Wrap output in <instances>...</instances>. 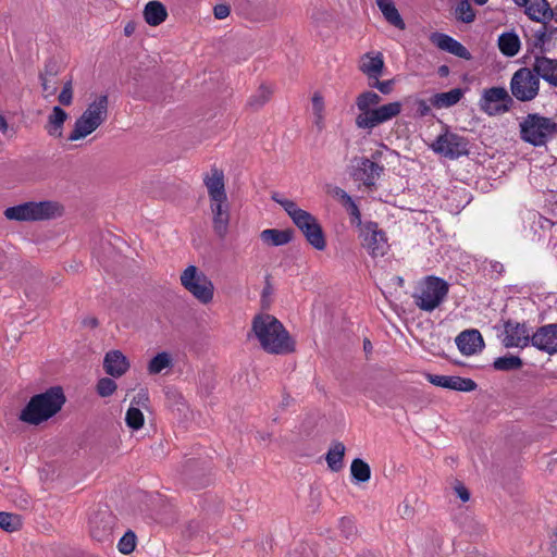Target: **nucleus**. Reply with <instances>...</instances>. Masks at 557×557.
<instances>
[{
    "label": "nucleus",
    "instance_id": "37998d69",
    "mask_svg": "<svg viewBox=\"0 0 557 557\" xmlns=\"http://www.w3.org/2000/svg\"><path fill=\"white\" fill-rule=\"evenodd\" d=\"M125 420L129 428L134 430L139 429V408L134 406V400L132 401V406L126 412Z\"/></svg>",
    "mask_w": 557,
    "mask_h": 557
},
{
    "label": "nucleus",
    "instance_id": "864d4df0",
    "mask_svg": "<svg viewBox=\"0 0 557 557\" xmlns=\"http://www.w3.org/2000/svg\"><path fill=\"white\" fill-rule=\"evenodd\" d=\"M137 28V24L136 22H129L126 24V26L124 27V34L125 36H131L135 33Z\"/></svg>",
    "mask_w": 557,
    "mask_h": 557
},
{
    "label": "nucleus",
    "instance_id": "20e7f679",
    "mask_svg": "<svg viewBox=\"0 0 557 557\" xmlns=\"http://www.w3.org/2000/svg\"><path fill=\"white\" fill-rule=\"evenodd\" d=\"M271 198L283 207L293 223L302 232L307 242L317 250H324L326 247L325 237L318 220L308 211H305L290 199L273 193Z\"/></svg>",
    "mask_w": 557,
    "mask_h": 557
},
{
    "label": "nucleus",
    "instance_id": "f8f14e48",
    "mask_svg": "<svg viewBox=\"0 0 557 557\" xmlns=\"http://www.w3.org/2000/svg\"><path fill=\"white\" fill-rule=\"evenodd\" d=\"M512 102L511 97L504 87L485 89L480 99V108L488 115H497L507 112Z\"/></svg>",
    "mask_w": 557,
    "mask_h": 557
},
{
    "label": "nucleus",
    "instance_id": "cd10ccee",
    "mask_svg": "<svg viewBox=\"0 0 557 557\" xmlns=\"http://www.w3.org/2000/svg\"><path fill=\"white\" fill-rule=\"evenodd\" d=\"M384 67V61L381 53L373 55L372 53H367L362 57L360 61L359 69L366 74L370 79L379 78L382 75Z\"/></svg>",
    "mask_w": 557,
    "mask_h": 557
},
{
    "label": "nucleus",
    "instance_id": "052dcab7",
    "mask_svg": "<svg viewBox=\"0 0 557 557\" xmlns=\"http://www.w3.org/2000/svg\"><path fill=\"white\" fill-rule=\"evenodd\" d=\"M62 89H73L72 79L65 82Z\"/></svg>",
    "mask_w": 557,
    "mask_h": 557
},
{
    "label": "nucleus",
    "instance_id": "a19ab883",
    "mask_svg": "<svg viewBox=\"0 0 557 557\" xmlns=\"http://www.w3.org/2000/svg\"><path fill=\"white\" fill-rule=\"evenodd\" d=\"M137 543V535L135 532L128 530L119 541L117 549L121 554L128 555L131 554Z\"/></svg>",
    "mask_w": 557,
    "mask_h": 557
},
{
    "label": "nucleus",
    "instance_id": "0eeeda50",
    "mask_svg": "<svg viewBox=\"0 0 557 557\" xmlns=\"http://www.w3.org/2000/svg\"><path fill=\"white\" fill-rule=\"evenodd\" d=\"M556 134L554 116L546 117L537 113L528 114L520 123L522 140L535 147L545 145Z\"/></svg>",
    "mask_w": 557,
    "mask_h": 557
},
{
    "label": "nucleus",
    "instance_id": "ddd939ff",
    "mask_svg": "<svg viewBox=\"0 0 557 557\" xmlns=\"http://www.w3.org/2000/svg\"><path fill=\"white\" fill-rule=\"evenodd\" d=\"M116 518L108 509L96 511L89 519V531L94 540L108 541L113 532Z\"/></svg>",
    "mask_w": 557,
    "mask_h": 557
},
{
    "label": "nucleus",
    "instance_id": "79ce46f5",
    "mask_svg": "<svg viewBox=\"0 0 557 557\" xmlns=\"http://www.w3.org/2000/svg\"><path fill=\"white\" fill-rule=\"evenodd\" d=\"M116 389V383L109 377H102L97 383V393L101 397L111 396Z\"/></svg>",
    "mask_w": 557,
    "mask_h": 557
},
{
    "label": "nucleus",
    "instance_id": "de8ad7c7",
    "mask_svg": "<svg viewBox=\"0 0 557 557\" xmlns=\"http://www.w3.org/2000/svg\"><path fill=\"white\" fill-rule=\"evenodd\" d=\"M332 196L336 198L343 207L351 199V197L341 187H334L332 190Z\"/></svg>",
    "mask_w": 557,
    "mask_h": 557
},
{
    "label": "nucleus",
    "instance_id": "a18cd8bd",
    "mask_svg": "<svg viewBox=\"0 0 557 557\" xmlns=\"http://www.w3.org/2000/svg\"><path fill=\"white\" fill-rule=\"evenodd\" d=\"M373 79H374V82L370 83L371 87L376 88L384 95H388L392 91L393 85H394V82L392 79L382 81V82L379 81V78H373Z\"/></svg>",
    "mask_w": 557,
    "mask_h": 557
},
{
    "label": "nucleus",
    "instance_id": "e2e57ef3",
    "mask_svg": "<svg viewBox=\"0 0 557 557\" xmlns=\"http://www.w3.org/2000/svg\"><path fill=\"white\" fill-rule=\"evenodd\" d=\"M371 348H372V345H371L370 341H369V339H366V341H364V349H366V350H370Z\"/></svg>",
    "mask_w": 557,
    "mask_h": 557
},
{
    "label": "nucleus",
    "instance_id": "338daca9",
    "mask_svg": "<svg viewBox=\"0 0 557 557\" xmlns=\"http://www.w3.org/2000/svg\"><path fill=\"white\" fill-rule=\"evenodd\" d=\"M499 267L497 265H494V269H496V272H502L503 270V264H498Z\"/></svg>",
    "mask_w": 557,
    "mask_h": 557
},
{
    "label": "nucleus",
    "instance_id": "680f3d73",
    "mask_svg": "<svg viewBox=\"0 0 557 557\" xmlns=\"http://www.w3.org/2000/svg\"><path fill=\"white\" fill-rule=\"evenodd\" d=\"M552 20L557 22V5L552 9Z\"/></svg>",
    "mask_w": 557,
    "mask_h": 557
},
{
    "label": "nucleus",
    "instance_id": "c85d7f7f",
    "mask_svg": "<svg viewBox=\"0 0 557 557\" xmlns=\"http://www.w3.org/2000/svg\"><path fill=\"white\" fill-rule=\"evenodd\" d=\"M67 117V113L61 107H53L48 116L46 125L47 133L52 137L60 138L63 134V125Z\"/></svg>",
    "mask_w": 557,
    "mask_h": 557
},
{
    "label": "nucleus",
    "instance_id": "473e14b6",
    "mask_svg": "<svg viewBox=\"0 0 557 557\" xmlns=\"http://www.w3.org/2000/svg\"><path fill=\"white\" fill-rule=\"evenodd\" d=\"M498 48L506 57H515L520 50V39L515 33H504L498 37Z\"/></svg>",
    "mask_w": 557,
    "mask_h": 557
},
{
    "label": "nucleus",
    "instance_id": "9b49d317",
    "mask_svg": "<svg viewBox=\"0 0 557 557\" xmlns=\"http://www.w3.org/2000/svg\"><path fill=\"white\" fill-rule=\"evenodd\" d=\"M431 149L448 159H457L468 153V140L456 133L445 132L432 143Z\"/></svg>",
    "mask_w": 557,
    "mask_h": 557
},
{
    "label": "nucleus",
    "instance_id": "7ed1b4c3",
    "mask_svg": "<svg viewBox=\"0 0 557 557\" xmlns=\"http://www.w3.org/2000/svg\"><path fill=\"white\" fill-rule=\"evenodd\" d=\"M65 400L62 387H50L29 399L20 413V420L32 425H39L55 416L65 404Z\"/></svg>",
    "mask_w": 557,
    "mask_h": 557
},
{
    "label": "nucleus",
    "instance_id": "49530a36",
    "mask_svg": "<svg viewBox=\"0 0 557 557\" xmlns=\"http://www.w3.org/2000/svg\"><path fill=\"white\" fill-rule=\"evenodd\" d=\"M312 112L313 115L324 113V100L320 92L312 96Z\"/></svg>",
    "mask_w": 557,
    "mask_h": 557
},
{
    "label": "nucleus",
    "instance_id": "393cba45",
    "mask_svg": "<svg viewBox=\"0 0 557 557\" xmlns=\"http://www.w3.org/2000/svg\"><path fill=\"white\" fill-rule=\"evenodd\" d=\"M103 368L109 375L119 377L128 369V361L121 351H109L104 357Z\"/></svg>",
    "mask_w": 557,
    "mask_h": 557
},
{
    "label": "nucleus",
    "instance_id": "0e129e2a",
    "mask_svg": "<svg viewBox=\"0 0 557 557\" xmlns=\"http://www.w3.org/2000/svg\"><path fill=\"white\" fill-rule=\"evenodd\" d=\"M476 4L483 5L487 2V0H474Z\"/></svg>",
    "mask_w": 557,
    "mask_h": 557
},
{
    "label": "nucleus",
    "instance_id": "c756f323",
    "mask_svg": "<svg viewBox=\"0 0 557 557\" xmlns=\"http://www.w3.org/2000/svg\"><path fill=\"white\" fill-rule=\"evenodd\" d=\"M293 232L289 230L267 228L260 233L261 240L269 246H283L292 240Z\"/></svg>",
    "mask_w": 557,
    "mask_h": 557
},
{
    "label": "nucleus",
    "instance_id": "5fc2aeb1",
    "mask_svg": "<svg viewBox=\"0 0 557 557\" xmlns=\"http://www.w3.org/2000/svg\"><path fill=\"white\" fill-rule=\"evenodd\" d=\"M314 124L320 131L324 128V113L314 115Z\"/></svg>",
    "mask_w": 557,
    "mask_h": 557
},
{
    "label": "nucleus",
    "instance_id": "4be33fe9",
    "mask_svg": "<svg viewBox=\"0 0 557 557\" xmlns=\"http://www.w3.org/2000/svg\"><path fill=\"white\" fill-rule=\"evenodd\" d=\"M430 40L443 51H447L465 60L471 59V53L468 51V49L462 44L446 34L433 33L430 36Z\"/></svg>",
    "mask_w": 557,
    "mask_h": 557
},
{
    "label": "nucleus",
    "instance_id": "9d476101",
    "mask_svg": "<svg viewBox=\"0 0 557 557\" xmlns=\"http://www.w3.org/2000/svg\"><path fill=\"white\" fill-rule=\"evenodd\" d=\"M511 95L519 101L533 100L540 91V78L529 67H520L510 79Z\"/></svg>",
    "mask_w": 557,
    "mask_h": 557
},
{
    "label": "nucleus",
    "instance_id": "f704fd0d",
    "mask_svg": "<svg viewBox=\"0 0 557 557\" xmlns=\"http://www.w3.org/2000/svg\"><path fill=\"white\" fill-rule=\"evenodd\" d=\"M345 446L343 443H335L326 454V462L331 470L338 471L343 468Z\"/></svg>",
    "mask_w": 557,
    "mask_h": 557
},
{
    "label": "nucleus",
    "instance_id": "6e6552de",
    "mask_svg": "<svg viewBox=\"0 0 557 557\" xmlns=\"http://www.w3.org/2000/svg\"><path fill=\"white\" fill-rule=\"evenodd\" d=\"M182 286L202 305H208L214 296L213 282L196 265H188L180 275Z\"/></svg>",
    "mask_w": 557,
    "mask_h": 557
},
{
    "label": "nucleus",
    "instance_id": "c03bdc74",
    "mask_svg": "<svg viewBox=\"0 0 557 557\" xmlns=\"http://www.w3.org/2000/svg\"><path fill=\"white\" fill-rule=\"evenodd\" d=\"M344 208L350 215L351 223L360 225L361 224V213H360V210H359L357 203L355 202V200L351 198L348 202H346L344 205Z\"/></svg>",
    "mask_w": 557,
    "mask_h": 557
},
{
    "label": "nucleus",
    "instance_id": "2eb2a0df",
    "mask_svg": "<svg viewBox=\"0 0 557 557\" xmlns=\"http://www.w3.org/2000/svg\"><path fill=\"white\" fill-rule=\"evenodd\" d=\"M362 246L372 257L384 256L387 250L385 233L379 230L377 224L368 223L361 230Z\"/></svg>",
    "mask_w": 557,
    "mask_h": 557
},
{
    "label": "nucleus",
    "instance_id": "2f4dec72",
    "mask_svg": "<svg viewBox=\"0 0 557 557\" xmlns=\"http://www.w3.org/2000/svg\"><path fill=\"white\" fill-rule=\"evenodd\" d=\"M462 97V90L460 88H454L446 92L435 94L431 98V103L435 108H449L459 102Z\"/></svg>",
    "mask_w": 557,
    "mask_h": 557
},
{
    "label": "nucleus",
    "instance_id": "6ab92c4d",
    "mask_svg": "<svg viewBox=\"0 0 557 557\" xmlns=\"http://www.w3.org/2000/svg\"><path fill=\"white\" fill-rule=\"evenodd\" d=\"M426 380L435 386L454 391L472 392L476 388V384L473 380L456 375H438L429 373L426 374Z\"/></svg>",
    "mask_w": 557,
    "mask_h": 557
},
{
    "label": "nucleus",
    "instance_id": "bb28decb",
    "mask_svg": "<svg viewBox=\"0 0 557 557\" xmlns=\"http://www.w3.org/2000/svg\"><path fill=\"white\" fill-rule=\"evenodd\" d=\"M525 13L537 22L552 20V8L547 0H523Z\"/></svg>",
    "mask_w": 557,
    "mask_h": 557
},
{
    "label": "nucleus",
    "instance_id": "09e8293b",
    "mask_svg": "<svg viewBox=\"0 0 557 557\" xmlns=\"http://www.w3.org/2000/svg\"><path fill=\"white\" fill-rule=\"evenodd\" d=\"M230 7L226 4H216L213 8V13L215 18L218 20H224L230 15Z\"/></svg>",
    "mask_w": 557,
    "mask_h": 557
},
{
    "label": "nucleus",
    "instance_id": "5701e85b",
    "mask_svg": "<svg viewBox=\"0 0 557 557\" xmlns=\"http://www.w3.org/2000/svg\"><path fill=\"white\" fill-rule=\"evenodd\" d=\"M59 65L54 60H48L39 74L44 97L54 96L58 91Z\"/></svg>",
    "mask_w": 557,
    "mask_h": 557
},
{
    "label": "nucleus",
    "instance_id": "f03ea898",
    "mask_svg": "<svg viewBox=\"0 0 557 557\" xmlns=\"http://www.w3.org/2000/svg\"><path fill=\"white\" fill-rule=\"evenodd\" d=\"M252 332L263 350L274 355L294 351L295 344L283 324L273 315L259 314L252 321Z\"/></svg>",
    "mask_w": 557,
    "mask_h": 557
},
{
    "label": "nucleus",
    "instance_id": "4468645a",
    "mask_svg": "<svg viewBox=\"0 0 557 557\" xmlns=\"http://www.w3.org/2000/svg\"><path fill=\"white\" fill-rule=\"evenodd\" d=\"M352 163L354 178L362 182L367 187H373L384 170L383 165L366 157L355 158Z\"/></svg>",
    "mask_w": 557,
    "mask_h": 557
},
{
    "label": "nucleus",
    "instance_id": "8fccbe9b",
    "mask_svg": "<svg viewBox=\"0 0 557 557\" xmlns=\"http://www.w3.org/2000/svg\"><path fill=\"white\" fill-rule=\"evenodd\" d=\"M58 100L63 106H70L73 101V89H62Z\"/></svg>",
    "mask_w": 557,
    "mask_h": 557
},
{
    "label": "nucleus",
    "instance_id": "aec40b11",
    "mask_svg": "<svg viewBox=\"0 0 557 557\" xmlns=\"http://www.w3.org/2000/svg\"><path fill=\"white\" fill-rule=\"evenodd\" d=\"M455 342L460 352L466 356L478 354L484 347L481 333L474 329L462 331Z\"/></svg>",
    "mask_w": 557,
    "mask_h": 557
},
{
    "label": "nucleus",
    "instance_id": "412c9836",
    "mask_svg": "<svg viewBox=\"0 0 557 557\" xmlns=\"http://www.w3.org/2000/svg\"><path fill=\"white\" fill-rule=\"evenodd\" d=\"M203 184L207 188L210 201L227 198L224 173L222 170L215 166L211 168L210 172L203 176Z\"/></svg>",
    "mask_w": 557,
    "mask_h": 557
},
{
    "label": "nucleus",
    "instance_id": "39448f33",
    "mask_svg": "<svg viewBox=\"0 0 557 557\" xmlns=\"http://www.w3.org/2000/svg\"><path fill=\"white\" fill-rule=\"evenodd\" d=\"M63 206L58 201H28L4 210V216L11 221H45L62 216Z\"/></svg>",
    "mask_w": 557,
    "mask_h": 557
},
{
    "label": "nucleus",
    "instance_id": "4d7b16f0",
    "mask_svg": "<svg viewBox=\"0 0 557 557\" xmlns=\"http://www.w3.org/2000/svg\"><path fill=\"white\" fill-rule=\"evenodd\" d=\"M8 128V122L5 117L0 113V132L4 134L7 133Z\"/></svg>",
    "mask_w": 557,
    "mask_h": 557
},
{
    "label": "nucleus",
    "instance_id": "f257e3e1",
    "mask_svg": "<svg viewBox=\"0 0 557 557\" xmlns=\"http://www.w3.org/2000/svg\"><path fill=\"white\" fill-rule=\"evenodd\" d=\"M382 98L376 92L368 90L359 94L356 98V106L359 114L356 116V126L360 129L372 131L398 116L403 110L399 101L380 104Z\"/></svg>",
    "mask_w": 557,
    "mask_h": 557
},
{
    "label": "nucleus",
    "instance_id": "423d86ee",
    "mask_svg": "<svg viewBox=\"0 0 557 557\" xmlns=\"http://www.w3.org/2000/svg\"><path fill=\"white\" fill-rule=\"evenodd\" d=\"M108 116V97H97L75 121L74 128L69 136L70 141H76L95 132Z\"/></svg>",
    "mask_w": 557,
    "mask_h": 557
},
{
    "label": "nucleus",
    "instance_id": "b1692460",
    "mask_svg": "<svg viewBox=\"0 0 557 557\" xmlns=\"http://www.w3.org/2000/svg\"><path fill=\"white\" fill-rule=\"evenodd\" d=\"M532 70L535 75L549 85L557 87V60L544 55L534 58Z\"/></svg>",
    "mask_w": 557,
    "mask_h": 557
},
{
    "label": "nucleus",
    "instance_id": "58836bf2",
    "mask_svg": "<svg viewBox=\"0 0 557 557\" xmlns=\"http://www.w3.org/2000/svg\"><path fill=\"white\" fill-rule=\"evenodd\" d=\"M0 528L7 532H14L22 528V518L10 512H0Z\"/></svg>",
    "mask_w": 557,
    "mask_h": 557
},
{
    "label": "nucleus",
    "instance_id": "ea45409f",
    "mask_svg": "<svg viewBox=\"0 0 557 557\" xmlns=\"http://www.w3.org/2000/svg\"><path fill=\"white\" fill-rule=\"evenodd\" d=\"M272 95V90L268 86H260V88L252 95L248 101V106L253 109L261 108L267 103Z\"/></svg>",
    "mask_w": 557,
    "mask_h": 557
},
{
    "label": "nucleus",
    "instance_id": "4c0bfd02",
    "mask_svg": "<svg viewBox=\"0 0 557 557\" xmlns=\"http://www.w3.org/2000/svg\"><path fill=\"white\" fill-rule=\"evenodd\" d=\"M350 472L357 482H367L371 476L369 465L359 458L352 460Z\"/></svg>",
    "mask_w": 557,
    "mask_h": 557
},
{
    "label": "nucleus",
    "instance_id": "3c124183",
    "mask_svg": "<svg viewBox=\"0 0 557 557\" xmlns=\"http://www.w3.org/2000/svg\"><path fill=\"white\" fill-rule=\"evenodd\" d=\"M455 492L456 494L458 495V497L463 502H468L469 498H470V493L469 491L467 490L466 486H463L462 484H458L457 486H455Z\"/></svg>",
    "mask_w": 557,
    "mask_h": 557
},
{
    "label": "nucleus",
    "instance_id": "7c9ffc66",
    "mask_svg": "<svg viewBox=\"0 0 557 557\" xmlns=\"http://www.w3.org/2000/svg\"><path fill=\"white\" fill-rule=\"evenodd\" d=\"M384 18L398 29H405L406 25L397 8L392 0H375Z\"/></svg>",
    "mask_w": 557,
    "mask_h": 557
},
{
    "label": "nucleus",
    "instance_id": "a878e982",
    "mask_svg": "<svg viewBox=\"0 0 557 557\" xmlns=\"http://www.w3.org/2000/svg\"><path fill=\"white\" fill-rule=\"evenodd\" d=\"M141 13L145 22L150 26H159L168 18L165 5L158 0L147 2Z\"/></svg>",
    "mask_w": 557,
    "mask_h": 557
},
{
    "label": "nucleus",
    "instance_id": "a211bd4d",
    "mask_svg": "<svg viewBox=\"0 0 557 557\" xmlns=\"http://www.w3.org/2000/svg\"><path fill=\"white\" fill-rule=\"evenodd\" d=\"M531 344L536 349L548 355L557 352V323L539 327L531 337Z\"/></svg>",
    "mask_w": 557,
    "mask_h": 557
},
{
    "label": "nucleus",
    "instance_id": "13d9d810",
    "mask_svg": "<svg viewBox=\"0 0 557 557\" xmlns=\"http://www.w3.org/2000/svg\"><path fill=\"white\" fill-rule=\"evenodd\" d=\"M419 111L421 115H426L430 111V108L424 101H421L419 103Z\"/></svg>",
    "mask_w": 557,
    "mask_h": 557
},
{
    "label": "nucleus",
    "instance_id": "f3484780",
    "mask_svg": "<svg viewBox=\"0 0 557 557\" xmlns=\"http://www.w3.org/2000/svg\"><path fill=\"white\" fill-rule=\"evenodd\" d=\"M210 211L212 214V226L214 233L224 238L228 233L230 225V203L227 198L210 201Z\"/></svg>",
    "mask_w": 557,
    "mask_h": 557
},
{
    "label": "nucleus",
    "instance_id": "bf43d9fd",
    "mask_svg": "<svg viewBox=\"0 0 557 557\" xmlns=\"http://www.w3.org/2000/svg\"><path fill=\"white\" fill-rule=\"evenodd\" d=\"M346 524H349V532H348V535H349V534H351L354 527L351 525L350 520H348V519H342V525H343V527H346Z\"/></svg>",
    "mask_w": 557,
    "mask_h": 557
},
{
    "label": "nucleus",
    "instance_id": "dca6fc26",
    "mask_svg": "<svg viewBox=\"0 0 557 557\" xmlns=\"http://www.w3.org/2000/svg\"><path fill=\"white\" fill-rule=\"evenodd\" d=\"M532 334L525 323L507 321L504 324L503 345L506 348H524L531 344Z\"/></svg>",
    "mask_w": 557,
    "mask_h": 557
},
{
    "label": "nucleus",
    "instance_id": "603ef678",
    "mask_svg": "<svg viewBox=\"0 0 557 557\" xmlns=\"http://www.w3.org/2000/svg\"><path fill=\"white\" fill-rule=\"evenodd\" d=\"M83 325L87 327H96L98 325V320L95 317H87L83 320Z\"/></svg>",
    "mask_w": 557,
    "mask_h": 557
},
{
    "label": "nucleus",
    "instance_id": "774afa93",
    "mask_svg": "<svg viewBox=\"0 0 557 557\" xmlns=\"http://www.w3.org/2000/svg\"><path fill=\"white\" fill-rule=\"evenodd\" d=\"M499 267L497 265H494V269H496V272H502L503 270V264H498Z\"/></svg>",
    "mask_w": 557,
    "mask_h": 557
},
{
    "label": "nucleus",
    "instance_id": "6e6d98bb",
    "mask_svg": "<svg viewBox=\"0 0 557 557\" xmlns=\"http://www.w3.org/2000/svg\"><path fill=\"white\" fill-rule=\"evenodd\" d=\"M535 35H536L537 41L543 44L545 40V37H546L545 27L544 26L541 27V29H539Z\"/></svg>",
    "mask_w": 557,
    "mask_h": 557
},
{
    "label": "nucleus",
    "instance_id": "c9c22d12",
    "mask_svg": "<svg viewBox=\"0 0 557 557\" xmlns=\"http://www.w3.org/2000/svg\"><path fill=\"white\" fill-rule=\"evenodd\" d=\"M454 15L458 21L467 24L472 23L475 18L474 10L469 0H456Z\"/></svg>",
    "mask_w": 557,
    "mask_h": 557
},
{
    "label": "nucleus",
    "instance_id": "69168bd1",
    "mask_svg": "<svg viewBox=\"0 0 557 557\" xmlns=\"http://www.w3.org/2000/svg\"><path fill=\"white\" fill-rule=\"evenodd\" d=\"M440 72L441 73H447L448 72L447 66H445V65L441 66Z\"/></svg>",
    "mask_w": 557,
    "mask_h": 557
},
{
    "label": "nucleus",
    "instance_id": "e433bc0d",
    "mask_svg": "<svg viewBox=\"0 0 557 557\" xmlns=\"http://www.w3.org/2000/svg\"><path fill=\"white\" fill-rule=\"evenodd\" d=\"M523 362L521 358L513 355H506L499 358H496L493 362L494 369L498 371H511L518 370L522 367Z\"/></svg>",
    "mask_w": 557,
    "mask_h": 557
},
{
    "label": "nucleus",
    "instance_id": "1a4fd4ad",
    "mask_svg": "<svg viewBox=\"0 0 557 557\" xmlns=\"http://www.w3.org/2000/svg\"><path fill=\"white\" fill-rule=\"evenodd\" d=\"M448 294V284L440 277L429 276L421 285L414 298L417 307L431 312L437 308Z\"/></svg>",
    "mask_w": 557,
    "mask_h": 557
},
{
    "label": "nucleus",
    "instance_id": "72a5a7b5",
    "mask_svg": "<svg viewBox=\"0 0 557 557\" xmlns=\"http://www.w3.org/2000/svg\"><path fill=\"white\" fill-rule=\"evenodd\" d=\"M173 366L171 355L162 351L157 354L148 363L147 370L149 374H159L164 370L171 369Z\"/></svg>",
    "mask_w": 557,
    "mask_h": 557
}]
</instances>
